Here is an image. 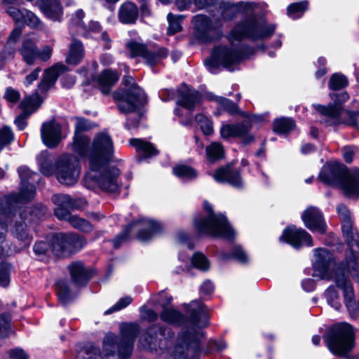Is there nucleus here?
<instances>
[{"instance_id": "nucleus-1", "label": "nucleus", "mask_w": 359, "mask_h": 359, "mask_svg": "<svg viewBox=\"0 0 359 359\" xmlns=\"http://www.w3.org/2000/svg\"><path fill=\"white\" fill-rule=\"evenodd\" d=\"M191 323L194 327L183 329L178 334L176 342L171 347V339L174 336L170 328L154 325L140 337L142 345L147 348L164 354L165 359H198L201 353V343L203 332L201 327L208 320V315L204 304L198 301L190 305Z\"/></svg>"}, {"instance_id": "nucleus-2", "label": "nucleus", "mask_w": 359, "mask_h": 359, "mask_svg": "<svg viewBox=\"0 0 359 359\" xmlns=\"http://www.w3.org/2000/svg\"><path fill=\"white\" fill-rule=\"evenodd\" d=\"M18 174L21 180V188L18 196L12 195L5 198L0 203V240L4 238L8 227L12 222H15L12 233L24 246L29 245L32 236L28 233L27 222H35L41 219L46 212L43 206L26 207L17 215L14 213L15 208L20 203L22 204L34 198L35 187L34 183L38 180L37 173L32 172L27 167L18 168Z\"/></svg>"}, {"instance_id": "nucleus-3", "label": "nucleus", "mask_w": 359, "mask_h": 359, "mask_svg": "<svg viewBox=\"0 0 359 359\" xmlns=\"http://www.w3.org/2000/svg\"><path fill=\"white\" fill-rule=\"evenodd\" d=\"M257 9L256 4L249 1H239L236 4L226 2L221 5V15L224 20H230L238 14L250 17L232 29L229 34L230 41H239L245 37L252 40H261L273 35L275 25H268L264 20L256 19L254 15Z\"/></svg>"}, {"instance_id": "nucleus-4", "label": "nucleus", "mask_w": 359, "mask_h": 359, "mask_svg": "<svg viewBox=\"0 0 359 359\" xmlns=\"http://www.w3.org/2000/svg\"><path fill=\"white\" fill-rule=\"evenodd\" d=\"M332 262L333 256L327 249H315L313 263L314 275L321 279H333L337 287L343 290L345 304L347 309H350L354 304V292L346 273L348 272L354 279L359 281V266L356 267V271H353L351 268L348 269L346 265V268L339 266L332 272L330 270Z\"/></svg>"}, {"instance_id": "nucleus-5", "label": "nucleus", "mask_w": 359, "mask_h": 359, "mask_svg": "<svg viewBox=\"0 0 359 359\" xmlns=\"http://www.w3.org/2000/svg\"><path fill=\"white\" fill-rule=\"evenodd\" d=\"M120 337L109 332L103 339L102 351L105 357L117 356V359H128L132 354L139 326L135 323H123L120 326Z\"/></svg>"}, {"instance_id": "nucleus-6", "label": "nucleus", "mask_w": 359, "mask_h": 359, "mask_svg": "<svg viewBox=\"0 0 359 359\" xmlns=\"http://www.w3.org/2000/svg\"><path fill=\"white\" fill-rule=\"evenodd\" d=\"M320 178L325 184L341 187L346 195L359 198V170L348 173L344 165L331 161L323 165Z\"/></svg>"}, {"instance_id": "nucleus-7", "label": "nucleus", "mask_w": 359, "mask_h": 359, "mask_svg": "<svg viewBox=\"0 0 359 359\" xmlns=\"http://www.w3.org/2000/svg\"><path fill=\"white\" fill-rule=\"evenodd\" d=\"M114 144L111 136L106 132L97 133L91 147L88 146L87 154L89 157V170L87 172V182L92 187L98 168L102 163H109L114 160Z\"/></svg>"}, {"instance_id": "nucleus-8", "label": "nucleus", "mask_w": 359, "mask_h": 359, "mask_svg": "<svg viewBox=\"0 0 359 359\" xmlns=\"http://www.w3.org/2000/svg\"><path fill=\"white\" fill-rule=\"evenodd\" d=\"M203 208L206 215H200L194 219V226L200 234L231 240L235 236V231L228 222L226 217L220 213H214L209 203L205 201Z\"/></svg>"}, {"instance_id": "nucleus-9", "label": "nucleus", "mask_w": 359, "mask_h": 359, "mask_svg": "<svg viewBox=\"0 0 359 359\" xmlns=\"http://www.w3.org/2000/svg\"><path fill=\"white\" fill-rule=\"evenodd\" d=\"M242 57L239 48L233 43L220 44L214 48L211 56L205 61V65L212 73L220 66L233 71Z\"/></svg>"}, {"instance_id": "nucleus-10", "label": "nucleus", "mask_w": 359, "mask_h": 359, "mask_svg": "<svg viewBox=\"0 0 359 359\" xmlns=\"http://www.w3.org/2000/svg\"><path fill=\"white\" fill-rule=\"evenodd\" d=\"M326 344L334 355L346 356L353 347V330L346 323L334 325L330 330Z\"/></svg>"}, {"instance_id": "nucleus-11", "label": "nucleus", "mask_w": 359, "mask_h": 359, "mask_svg": "<svg viewBox=\"0 0 359 359\" xmlns=\"http://www.w3.org/2000/svg\"><path fill=\"white\" fill-rule=\"evenodd\" d=\"M123 83L128 89L116 93L114 98L119 101L118 108L122 113L133 112L146 102L147 97L132 76H124Z\"/></svg>"}, {"instance_id": "nucleus-12", "label": "nucleus", "mask_w": 359, "mask_h": 359, "mask_svg": "<svg viewBox=\"0 0 359 359\" xmlns=\"http://www.w3.org/2000/svg\"><path fill=\"white\" fill-rule=\"evenodd\" d=\"M161 229V225L158 222L149 218L140 217L132 222L121 234L113 240L114 246L118 248L123 242L126 241L130 231L133 229L138 231V238L145 241L158 233Z\"/></svg>"}, {"instance_id": "nucleus-13", "label": "nucleus", "mask_w": 359, "mask_h": 359, "mask_svg": "<svg viewBox=\"0 0 359 359\" xmlns=\"http://www.w3.org/2000/svg\"><path fill=\"white\" fill-rule=\"evenodd\" d=\"M192 22L196 37L203 42L213 41L222 35V20L219 18L197 15L194 17Z\"/></svg>"}, {"instance_id": "nucleus-14", "label": "nucleus", "mask_w": 359, "mask_h": 359, "mask_svg": "<svg viewBox=\"0 0 359 359\" xmlns=\"http://www.w3.org/2000/svg\"><path fill=\"white\" fill-rule=\"evenodd\" d=\"M109 163H102L98 168V173L95 177V181L92 187L87 182V173L84 177V186L88 189L95 190L97 188L108 191L116 192L119 189V182L118 177L120 175V171L115 167H109Z\"/></svg>"}, {"instance_id": "nucleus-15", "label": "nucleus", "mask_w": 359, "mask_h": 359, "mask_svg": "<svg viewBox=\"0 0 359 359\" xmlns=\"http://www.w3.org/2000/svg\"><path fill=\"white\" fill-rule=\"evenodd\" d=\"M80 175L77 159L72 155L62 156L55 165V176L64 185L72 186L76 183Z\"/></svg>"}, {"instance_id": "nucleus-16", "label": "nucleus", "mask_w": 359, "mask_h": 359, "mask_svg": "<svg viewBox=\"0 0 359 359\" xmlns=\"http://www.w3.org/2000/svg\"><path fill=\"white\" fill-rule=\"evenodd\" d=\"M50 251L57 257L64 256L73 248H82L84 238L78 234L62 233L53 234L50 238Z\"/></svg>"}, {"instance_id": "nucleus-17", "label": "nucleus", "mask_w": 359, "mask_h": 359, "mask_svg": "<svg viewBox=\"0 0 359 359\" xmlns=\"http://www.w3.org/2000/svg\"><path fill=\"white\" fill-rule=\"evenodd\" d=\"M341 228L348 246L345 255L348 267L356 271V267L359 266V240L354 238L355 231L353 228L351 219L342 222Z\"/></svg>"}, {"instance_id": "nucleus-18", "label": "nucleus", "mask_w": 359, "mask_h": 359, "mask_svg": "<svg viewBox=\"0 0 359 359\" xmlns=\"http://www.w3.org/2000/svg\"><path fill=\"white\" fill-rule=\"evenodd\" d=\"M22 60L28 65H33L39 59L42 62L48 61L53 53L51 46H44L41 50L38 49L36 43L31 39H25L19 49Z\"/></svg>"}, {"instance_id": "nucleus-19", "label": "nucleus", "mask_w": 359, "mask_h": 359, "mask_svg": "<svg viewBox=\"0 0 359 359\" xmlns=\"http://www.w3.org/2000/svg\"><path fill=\"white\" fill-rule=\"evenodd\" d=\"M128 50L130 52L131 57H142L145 63L152 66L158 63L161 60L168 56V52L165 48H158L154 50H149L145 45L135 41H131L126 44Z\"/></svg>"}, {"instance_id": "nucleus-20", "label": "nucleus", "mask_w": 359, "mask_h": 359, "mask_svg": "<svg viewBox=\"0 0 359 359\" xmlns=\"http://www.w3.org/2000/svg\"><path fill=\"white\" fill-rule=\"evenodd\" d=\"M330 96L337 102L336 104H330L327 107L320 104L313 105L316 111L325 117V122L329 126L336 125L340 123L341 107L339 104L346 102L349 98L346 93H341V94L333 93L331 94Z\"/></svg>"}, {"instance_id": "nucleus-21", "label": "nucleus", "mask_w": 359, "mask_h": 359, "mask_svg": "<svg viewBox=\"0 0 359 359\" xmlns=\"http://www.w3.org/2000/svg\"><path fill=\"white\" fill-rule=\"evenodd\" d=\"M280 241L289 243L294 248L302 246L311 247L313 245L311 236L304 229L294 226H287L280 237Z\"/></svg>"}, {"instance_id": "nucleus-22", "label": "nucleus", "mask_w": 359, "mask_h": 359, "mask_svg": "<svg viewBox=\"0 0 359 359\" xmlns=\"http://www.w3.org/2000/svg\"><path fill=\"white\" fill-rule=\"evenodd\" d=\"M92 128L93 124L87 119L81 118H76L73 150L80 156H86L90 143V138L81 133L83 131L88 130Z\"/></svg>"}, {"instance_id": "nucleus-23", "label": "nucleus", "mask_w": 359, "mask_h": 359, "mask_svg": "<svg viewBox=\"0 0 359 359\" xmlns=\"http://www.w3.org/2000/svg\"><path fill=\"white\" fill-rule=\"evenodd\" d=\"M302 218L304 225L311 231L324 233L326 231V224L321 211L316 207L311 206L306 209Z\"/></svg>"}, {"instance_id": "nucleus-24", "label": "nucleus", "mask_w": 359, "mask_h": 359, "mask_svg": "<svg viewBox=\"0 0 359 359\" xmlns=\"http://www.w3.org/2000/svg\"><path fill=\"white\" fill-rule=\"evenodd\" d=\"M212 177L217 182L228 183L236 189H242L245 185L240 170L233 169L229 165L218 168Z\"/></svg>"}, {"instance_id": "nucleus-25", "label": "nucleus", "mask_w": 359, "mask_h": 359, "mask_svg": "<svg viewBox=\"0 0 359 359\" xmlns=\"http://www.w3.org/2000/svg\"><path fill=\"white\" fill-rule=\"evenodd\" d=\"M250 126L245 123L227 124L220 129V134L223 138L241 137L245 144H248L254 141V136L249 132Z\"/></svg>"}, {"instance_id": "nucleus-26", "label": "nucleus", "mask_w": 359, "mask_h": 359, "mask_svg": "<svg viewBox=\"0 0 359 359\" xmlns=\"http://www.w3.org/2000/svg\"><path fill=\"white\" fill-rule=\"evenodd\" d=\"M42 142L48 147H55L62 140L60 125L55 121L43 123L41 128Z\"/></svg>"}, {"instance_id": "nucleus-27", "label": "nucleus", "mask_w": 359, "mask_h": 359, "mask_svg": "<svg viewBox=\"0 0 359 359\" xmlns=\"http://www.w3.org/2000/svg\"><path fill=\"white\" fill-rule=\"evenodd\" d=\"M53 202L57 205L55 209V216L61 220L69 222L72 217L69 210L73 208H79L81 205L76 203V201L67 194H55L52 197Z\"/></svg>"}, {"instance_id": "nucleus-28", "label": "nucleus", "mask_w": 359, "mask_h": 359, "mask_svg": "<svg viewBox=\"0 0 359 359\" xmlns=\"http://www.w3.org/2000/svg\"><path fill=\"white\" fill-rule=\"evenodd\" d=\"M41 102L42 98L38 93L27 97L21 102L20 107L23 110V113L19 115L15 120V123L19 130H22L25 128L27 126L26 117L36 110Z\"/></svg>"}, {"instance_id": "nucleus-29", "label": "nucleus", "mask_w": 359, "mask_h": 359, "mask_svg": "<svg viewBox=\"0 0 359 359\" xmlns=\"http://www.w3.org/2000/svg\"><path fill=\"white\" fill-rule=\"evenodd\" d=\"M178 93L177 104L188 110H193L196 105L201 102V94L196 90L186 84L180 86Z\"/></svg>"}, {"instance_id": "nucleus-30", "label": "nucleus", "mask_w": 359, "mask_h": 359, "mask_svg": "<svg viewBox=\"0 0 359 359\" xmlns=\"http://www.w3.org/2000/svg\"><path fill=\"white\" fill-rule=\"evenodd\" d=\"M66 70V66L61 63H57L46 69L38 85V90L41 93L46 92L55 84L58 76Z\"/></svg>"}, {"instance_id": "nucleus-31", "label": "nucleus", "mask_w": 359, "mask_h": 359, "mask_svg": "<svg viewBox=\"0 0 359 359\" xmlns=\"http://www.w3.org/2000/svg\"><path fill=\"white\" fill-rule=\"evenodd\" d=\"M38 5L44 15L53 21H60L62 8L58 0H38Z\"/></svg>"}, {"instance_id": "nucleus-32", "label": "nucleus", "mask_w": 359, "mask_h": 359, "mask_svg": "<svg viewBox=\"0 0 359 359\" xmlns=\"http://www.w3.org/2000/svg\"><path fill=\"white\" fill-rule=\"evenodd\" d=\"M157 301L161 304L163 307V309L160 314L161 320L174 325H180L184 321V316L181 313L172 307H165V304H168L171 301V298L168 299L165 303L160 299H158Z\"/></svg>"}, {"instance_id": "nucleus-33", "label": "nucleus", "mask_w": 359, "mask_h": 359, "mask_svg": "<svg viewBox=\"0 0 359 359\" xmlns=\"http://www.w3.org/2000/svg\"><path fill=\"white\" fill-rule=\"evenodd\" d=\"M138 15L137 7L130 1L124 2L118 9V19L123 24H134Z\"/></svg>"}, {"instance_id": "nucleus-34", "label": "nucleus", "mask_w": 359, "mask_h": 359, "mask_svg": "<svg viewBox=\"0 0 359 359\" xmlns=\"http://www.w3.org/2000/svg\"><path fill=\"white\" fill-rule=\"evenodd\" d=\"M68 269L74 283L76 285L86 284L90 278V272L82 262H74L69 265Z\"/></svg>"}, {"instance_id": "nucleus-35", "label": "nucleus", "mask_w": 359, "mask_h": 359, "mask_svg": "<svg viewBox=\"0 0 359 359\" xmlns=\"http://www.w3.org/2000/svg\"><path fill=\"white\" fill-rule=\"evenodd\" d=\"M119 75L111 69L104 70L97 79L100 90L104 94L109 93L111 88L118 81Z\"/></svg>"}, {"instance_id": "nucleus-36", "label": "nucleus", "mask_w": 359, "mask_h": 359, "mask_svg": "<svg viewBox=\"0 0 359 359\" xmlns=\"http://www.w3.org/2000/svg\"><path fill=\"white\" fill-rule=\"evenodd\" d=\"M84 56V48L81 41L74 40L69 46V53L66 61L67 63L76 65L79 64Z\"/></svg>"}, {"instance_id": "nucleus-37", "label": "nucleus", "mask_w": 359, "mask_h": 359, "mask_svg": "<svg viewBox=\"0 0 359 359\" xmlns=\"http://www.w3.org/2000/svg\"><path fill=\"white\" fill-rule=\"evenodd\" d=\"M37 161L43 175L50 176L55 174V167L53 165V158L47 151H43L39 155Z\"/></svg>"}, {"instance_id": "nucleus-38", "label": "nucleus", "mask_w": 359, "mask_h": 359, "mask_svg": "<svg viewBox=\"0 0 359 359\" xmlns=\"http://www.w3.org/2000/svg\"><path fill=\"white\" fill-rule=\"evenodd\" d=\"M205 97L208 100L215 102L219 106V109L226 111L231 114H235L238 111L237 105L229 99L217 96L212 93H208Z\"/></svg>"}, {"instance_id": "nucleus-39", "label": "nucleus", "mask_w": 359, "mask_h": 359, "mask_svg": "<svg viewBox=\"0 0 359 359\" xmlns=\"http://www.w3.org/2000/svg\"><path fill=\"white\" fill-rule=\"evenodd\" d=\"M131 146L134 147L136 151L143 157H150L157 154V150L149 142H145L142 139H131L130 140Z\"/></svg>"}, {"instance_id": "nucleus-40", "label": "nucleus", "mask_w": 359, "mask_h": 359, "mask_svg": "<svg viewBox=\"0 0 359 359\" xmlns=\"http://www.w3.org/2000/svg\"><path fill=\"white\" fill-rule=\"evenodd\" d=\"M22 34V29L20 27H16L13 29L9 36L7 44L3 50L1 57L4 60L13 57L15 50V43L18 40Z\"/></svg>"}, {"instance_id": "nucleus-41", "label": "nucleus", "mask_w": 359, "mask_h": 359, "mask_svg": "<svg viewBox=\"0 0 359 359\" xmlns=\"http://www.w3.org/2000/svg\"><path fill=\"white\" fill-rule=\"evenodd\" d=\"M173 173L182 180H194L198 176V172L194 168L185 165H179L173 168Z\"/></svg>"}, {"instance_id": "nucleus-42", "label": "nucleus", "mask_w": 359, "mask_h": 359, "mask_svg": "<svg viewBox=\"0 0 359 359\" xmlns=\"http://www.w3.org/2000/svg\"><path fill=\"white\" fill-rule=\"evenodd\" d=\"M273 131L276 133H287L294 127V122L290 118H280L273 121Z\"/></svg>"}, {"instance_id": "nucleus-43", "label": "nucleus", "mask_w": 359, "mask_h": 359, "mask_svg": "<svg viewBox=\"0 0 359 359\" xmlns=\"http://www.w3.org/2000/svg\"><path fill=\"white\" fill-rule=\"evenodd\" d=\"M324 296L327 303L336 310H339L341 306L340 295L334 286H330L324 292Z\"/></svg>"}, {"instance_id": "nucleus-44", "label": "nucleus", "mask_w": 359, "mask_h": 359, "mask_svg": "<svg viewBox=\"0 0 359 359\" xmlns=\"http://www.w3.org/2000/svg\"><path fill=\"white\" fill-rule=\"evenodd\" d=\"M206 154L208 161H215L223 158L224 154V148L219 142H212L206 147Z\"/></svg>"}, {"instance_id": "nucleus-45", "label": "nucleus", "mask_w": 359, "mask_h": 359, "mask_svg": "<svg viewBox=\"0 0 359 359\" xmlns=\"http://www.w3.org/2000/svg\"><path fill=\"white\" fill-rule=\"evenodd\" d=\"M76 359H103L99 350L93 345H86L78 351Z\"/></svg>"}, {"instance_id": "nucleus-46", "label": "nucleus", "mask_w": 359, "mask_h": 359, "mask_svg": "<svg viewBox=\"0 0 359 359\" xmlns=\"http://www.w3.org/2000/svg\"><path fill=\"white\" fill-rule=\"evenodd\" d=\"M191 265L202 271H207L210 267L208 259L201 252H195L191 258Z\"/></svg>"}, {"instance_id": "nucleus-47", "label": "nucleus", "mask_w": 359, "mask_h": 359, "mask_svg": "<svg viewBox=\"0 0 359 359\" xmlns=\"http://www.w3.org/2000/svg\"><path fill=\"white\" fill-rule=\"evenodd\" d=\"M307 5L306 1L293 3L287 7V15L293 19L299 18L306 10Z\"/></svg>"}, {"instance_id": "nucleus-48", "label": "nucleus", "mask_w": 359, "mask_h": 359, "mask_svg": "<svg viewBox=\"0 0 359 359\" xmlns=\"http://www.w3.org/2000/svg\"><path fill=\"white\" fill-rule=\"evenodd\" d=\"M69 223L74 228L83 232H90L93 230V226L89 222L76 215H72L69 217Z\"/></svg>"}, {"instance_id": "nucleus-49", "label": "nucleus", "mask_w": 359, "mask_h": 359, "mask_svg": "<svg viewBox=\"0 0 359 359\" xmlns=\"http://www.w3.org/2000/svg\"><path fill=\"white\" fill-rule=\"evenodd\" d=\"M57 295L60 302L67 304L72 299V294L65 281L60 280L57 283Z\"/></svg>"}, {"instance_id": "nucleus-50", "label": "nucleus", "mask_w": 359, "mask_h": 359, "mask_svg": "<svg viewBox=\"0 0 359 359\" xmlns=\"http://www.w3.org/2000/svg\"><path fill=\"white\" fill-rule=\"evenodd\" d=\"M11 332V316L8 313L0 314V339L8 337Z\"/></svg>"}, {"instance_id": "nucleus-51", "label": "nucleus", "mask_w": 359, "mask_h": 359, "mask_svg": "<svg viewBox=\"0 0 359 359\" xmlns=\"http://www.w3.org/2000/svg\"><path fill=\"white\" fill-rule=\"evenodd\" d=\"M11 265L4 262L0 254V285L7 286L10 282Z\"/></svg>"}, {"instance_id": "nucleus-52", "label": "nucleus", "mask_w": 359, "mask_h": 359, "mask_svg": "<svg viewBox=\"0 0 359 359\" xmlns=\"http://www.w3.org/2000/svg\"><path fill=\"white\" fill-rule=\"evenodd\" d=\"M196 121L200 126L201 129L205 135H209L212 133V123L208 117L202 114H200L196 115Z\"/></svg>"}, {"instance_id": "nucleus-53", "label": "nucleus", "mask_w": 359, "mask_h": 359, "mask_svg": "<svg viewBox=\"0 0 359 359\" xmlns=\"http://www.w3.org/2000/svg\"><path fill=\"white\" fill-rule=\"evenodd\" d=\"M348 84L346 78L340 74H333L329 81V87L333 90H337L346 87Z\"/></svg>"}, {"instance_id": "nucleus-54", "label": "nucleus", "mask_w": 359, "mask_h": 359, "mask_svg": "<svg viewBox=\"0 0 359 359\" xmlns=\"http://www.w3.org/2000/svg\"><path fill=\"white\" fill-rule=\"evenodd\" d=\"M27 10H20L14 6H8L6 8V13L13 18L17 23H22L25 20V15L27 14Z\"/></svg>"}, {"instance_id": "nucleus-55", "label": "nucleus", "mask_w": 359, "mask_h": 359, "mask_svg": "<svg viewBox=\"0 0 359 359\" xmlns=\"http://www.w3.org/2000/svg\"><path fill=\"white\" fill-rule=\"evenodd\" d=\"M168 20L169 23L168 28V34L172 35L181 30L182 27L180 17L173 15L172 13H169L168 15Z\"/></svg>"}, {"instance_id": "nucleus-56", "label": "nucleus", "mask_w": 359, "mask_h": 359, "mask_svg": "<svg viewBox=\"0 0 359 359\" xmlns=\"http://www.w3.org/2000/svg\"><path fill=\"white\" fill-rule=\"evenodd\" d=\"M13 139V135L9 127L4 126L0 129V151L8 144H10Z\"/></svg>"}, {"instance_id": "nucleus-57", "label": "nucleus", "mask_w": 359, "mask_h": 359, "mask_svg": "<svg viewBox=\"0 0 359 359\" xmlns=\"http://www.w3.org/2000/svg\"><path fill=\"white\" fill-rule=\"evenodd\" d=\"M22 24H26L33 28H42L43 24L39 18L32 12L27 10V14L25 15V20Z\"/></svg>"}, {"instance_id": "nucleus-58", "label": "nucleus", "mask_w": 359, "mask_h": 359, "mask_svg": "<svg viewBox=\"0 0 359 359\" xmlns=\"http://www.w3.org/2000/svg\"><path fill=\"white\" fill-rule=\"evenodd\" d=\"M132 298L128 296L121 298L113 306L106 310L104 314L109 315L126 308L132 302Z\"/></svg>"}, {"instance_id": "nucleus-59", "label": "nucleus", "mask_w": 359, "mask_h": 359, "mask_svg": "<svg viewBox=\"0 0 359 359\" xmlns=\"http://www.w3.org/2000/svg\"><path fill=\"white\" fill-rule=\"evenodd\" d=\"M80 27L83 29V34L85 36H88L93 33H97L101 30V26L97 21H90L88 26L81 25Z\"/></svg>"}, {"instance_id": "nucleus-60", "label": "nucleus", "mask_w": 359, "mask_h": 359, "mask_svg": "<svg viewBox=\"0 0 359 359\" xmlns=\"http://www.w3.org/2000/svg\"><path fill=\"white\" fill-rule=\"evenodd\" d=\"M358 148L355 146H346L342 149V154L344 161L346 163H351Z\"/></svg>"}, {"instance_id": "nucleus-61", "label": "nucleus", "mask_w": 359, "mask_h": 359, "mask_svg": "<svg viewBox=\"0 0 359 359\" xmlns=\"http://www.w3.org/2000/svg\"><path fill=\"white\" fill-rule=\"evenodd\" d=\"M140 313L142 318L149 322H154L156 320L158 317L156 312L151 309H147L144 306L140 309Z\"/></svg>"}, {"instance_id": "nucleus-62", "label": "nucleus", "mask_w": 359, "mask_h": 359, "mask_svg": "<svg viewBox=\"0 0 359 359\" xmlns=\"http://www.w3.org/2000/svg\"><path fill=\"white\" fill-rule=\"evenodd\" d=\"M232 257L242 264L247 263L248 261L247 254L240 247H235L232 252Z\"/></svg>"}, {"instance_id": "nucleus-63", "label": "nucleus", "mask_w": 359, "mask_h": 359, "mask_svg": "<svg viewBox=\"0 0 359 359\" xmlns=\"http://www.w3.org/2000/svg\"><path fill=\"white\" fill-rule=\"evenodd\" d=\"M34 251L39 255H46L48 251H50V243L48 244L44 241L37 242L34 246Z\"/></svg>"}, {"instance_id": "nucleus-64", "label": "nucleus", "mask_w": 359, "mask_h": 359, "mask_svg": "<svg viewBox=\"0 0 359 359\" xmlns=\"http://www.w3.org/2000/svg\"><path fill=\"white\" fill-rule=\"evenodd\" d=\"M4 96L7 101L16 102L20 99V93L12 88H8L6 90Z\"/></svg>"}]
</instances>
